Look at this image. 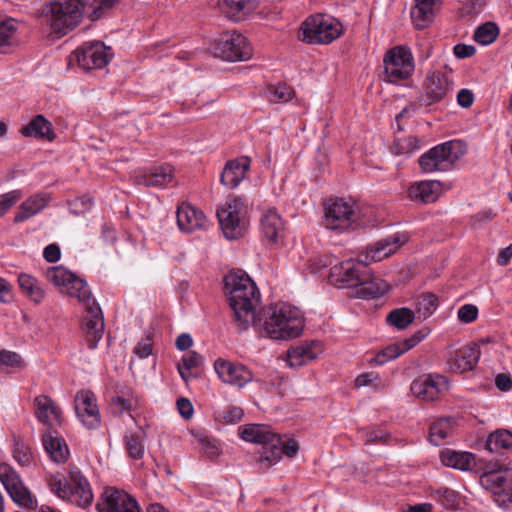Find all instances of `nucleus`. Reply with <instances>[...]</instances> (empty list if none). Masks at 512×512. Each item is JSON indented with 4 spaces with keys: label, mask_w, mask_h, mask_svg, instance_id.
I'll list each match as a JSON object with an SVG mask.
<instances>
[{
    "label": "nucleus",
    "mask_w": 512,
    "mask_h": 512,
    "mask_svg": "<svg viewBox=\"0 0 512 512\" xmlns=\"http://www.w3.org/2000/svg\"><path fill=\"white\" fill-rule=\"evenodd\" d=\"M224 289L239 330L257 326L262 319L255 311L260 293L254 281L244 272H230L224 278Z\"/></svg>",
    "instance_id": "obj_1"
},
{
    "label": "nucleus",
    "mask_w": 512,
    "mask_h": 512,
    "mask_svg": "<svg viewBox=\"0 0 512 512\" xmlns=\"http://www.w3.org/2000/svg\"><path fill=\"white\" fill-rule=\"evenodd\" d=\"M239 431L243 440L262 445L261 456L258 460L259 469L262 472L278 463L283 454L292 458L299 450V445L295 440L290 439L284 442L282 437L275 433L269 425L248 424L240 427Z\"/></svg>",
    "instance_id": "obj_2"
},
{
    "label": "nucleus",
    "mask_w": 512,
    "mask_h": 512,
    "mask_svg": "<svg viewBox=\"0 0 512 512\" xmlns=\"http://www.w3.org/2000/svg\"><path fill=\"white\" fill-rule=\"evenodd\" d=\"M261 322L265 334L275 340H290L298 337L304 328L301 310L287 303L268 307L263 312Z\"/></svg>",
    "instance_id": "obj_3"
},
{
    "label": "nucleus",
    "mask_w": 512,
    "mask_h": 512,
    "mask_svg": "<svg viewBox=\"0 0 512 512\" xmlns=\"http://www.w3.org/2000/svg\"><path fill=\"white\" fill-rule=\"evenodd\" d=\"M63 291L84 304L86 312L82 322L84 338L90 349L96 348L103 336L104 319L100 306L91 298L87 283L75 275Z\"/></svg>",
    "instance_id": "obj_4"
},
{
    "label": "nucleus",
    "mask_w": 512,
    "mask_h": 512,
    "mask_svg": "<svg viewBox=\"0 0 512 512\" xmlns=\"http://www.w3.org/2000/svg\"><path fill=\"white\" fill-rule=\"evenodd\" d=\"M82 0H50L41 11L42 21L58 38L74 30L83 18Z\"/></svg>",
    "instance_id": "obj_5"
},
{
    "label": "nucleus",
    "mask_w": 512,
    "mask_h": 512,
    "mask_svg": "<svg viewBox=\"0 0 512 512\" xmlns=\"http://www.w3.org/2000/svg\"><path fill=\"white\" fill-rule=\"evenodd\" d=\"M466 153L460 141H448L431 148L418 162L424 172L447 171Z\"/></svg>",
    "instance_id": "obj_6"
},
{
    "label": "nucleus",
    "mask_w": 512,
    "mask_h": 512,
    "mask_svg": "<svg viewBox=\"0 0 512 512\" xmlns=\"http://www.w3.org/2000/svg\"><path fill=\"white\" fill-rule=\"evenodd\" d=\"M220 227L229 240L243 236L247 222V207L241 197H228L225 204L216 213Z\"/></svg>",
    "instance_id": "obj_7"
},
{
    "label": "nucleus",
    "mask_w": 512,
    "mask_h": 512,
    "mask_svg": "<svg viewBox=\"0 0 512 512\" xmlns=\"http://www.w3.org/2000/svg\"><path fill=\"white\" fill-rule=\"evenodd\" d=\"M299 39L309 44H329L341 35L342 25L335 18L316 14L307 18L301 26Z\"/></svg>",
    "instance_id": "obj_8"
},
{
    "label": "nucleus",
    "mask_w": 512,
    "mask_h": 512,
    "mask_svg": "<svg viewBox=\"0 0 512 512\" xmlns=\"http://www.w3.org/2000/svg\"><path fill=\"white\" fill-rule=\"evenodd\" d=\"M210 52L224 61H247L252 56V47L242 34L227 31L211 44Z\"/></svg>",
    "instance_id": "obj_9"
},
{
    "label": "nucleus",
    "mask_w": 512,
    "mask_h": 512,
    "mask_svg": "<svg viewBox=\"0 0 512 512\" xmlns=\"http://www.w3.org/2000/svg\"><path fill=\"white\" fill-rule=\"evenodd\" d=\"M385 80L398 83L408 79L414 71V62L410 50L404 46L391 48L384 56Z\"/></svg>",
    "instance_id": "obj_10"
},
{
    "label": "nucleus",
    "mask_w": 512,
    "mask_h": 512,
    "mask_svg": "<svg viewBox=\"0 0 512 512\" xmlns=\"http://www.w3.org/2000/svg\"><path fill=\"white\" fill-rule=\"evenodd\" d=\"M0 481L17 505L26 509L36 508V498L24 485L21 477L11 465L0 463Z\"/></svg>",
    "instance_id": "obj_11"
},
{
    "label": "nucleus",
    "mask_w": 512,
    "mask_h": 512,
    "mask_svg": "<svg viewBox=\"0 0 512 512\" xmlns=\"http://www.w3.org/2000/svg\"><path fill=\"white\" fill-rule=\"evenodd\" d=\"M482 486L491 491L494 501L500 507L512 504V478L503 475L502 466L486 471L480 478Z\"/></svg>",
    "instance_id": "obj_12"
},
{
    "label": "nucleus",
    "mask_w": 512,
    "mask_h": 512,
    "mask_svg": "<svg viewBox=\"0 0 512 512\" xmlns=\"http://www.w3.org/2000/svg\"><path fill=\"white\" fill-rule=\"evenodd\" d=\"M325 226L332 230H346L355 222L353 205L342 198L324 203Z\"/></svg>",
    "instance_id": "obj_13"
},
{
    "label": "nucleus",
    "mask_w": 512,
    "mask_h": 512,
    "mask_svg": "<svg viewBox=\"0 0 512 512\" xmlns=\"http://www.w3.org/2000/svg\"><path fill=\"white\" fill-rule=\"evenodd\" d=\"M75 55L79 65L86 70L99 69L112 59L111 48L100 41L84 43L77 48Z\"/></svg>",
    "instance_id": "obj_14"
},
{
    "label": "nucleus",
    "mask_w": 512,
    "mask_h": 512,
    "mask_svg": "<svg viewBox=\"0 0 512 512\" xmlns=\"http://www.w3.org/2000/svg\"><path fill=\"white\" fill-rule=\"evenodd\" d=\"M447 389V378L437 373L419 376L410 386L411 393L422 401H434Z\"/></svg>",
    "instance_id": "obj_15"
},
{
    "label": "nucleus",
    "mask_w": 512,
    "mask_h": 512,
    "mask_svg": "<svg viewBox=\"0 0 512 512\" xmlns=\"http://www.w3.org/2000/svg\"><path fill=\"white\" fill-rule=\"evenodd\" d=\"M369 267L363 260H347L334 265L330 277L347 287H357L363 279H368Z\"/></svg>",
    "instance_id": "obj_16"
},
{
    "label": "nucleus",
    "mask_w": 512,
    "mask_h": 512,
    "mask_svg": "<svg viewBox=\"0 0 512 512\" xmlns=\"http://www.w3.org/2000/svg\"><path fill=\"white\" fill-rule=\"evenodd\" d=\"M99 512H140L136 500L123 490L108 487L96 504Z\"/></svg>",
    "instance_id": "obj_17"
},
{
    "label": "nucleus",
    "mask_w": 512,
    "mask_h": 512,
    "mask_svg": "<svg viewBox=\"0 0 512 512\" xmlns=\"http://www.w3.org/2000/svg\"><path fill=\"white\" fill-rule=\"evenodd\" d=\"M94 495L87 478L77 468L69 472V489L64 500L71 504L86 509L91 506Z\"/></svg>",
    "instance_id": "obj_18"
},
{
    "label": "nucleus",
    "mask_w": 512,
    "mask_h": 512,
    "mask_svg": "<svg viewBox=\"0 0 512 512\" xmlns=\"http://www.w3.org/2000/svg\"><path fill=\"white\" fill-rule=\"evenodd\" d=\"M214 368L223 382L238 387H243L253 379L252 372L246 366L222 358L215 361Z\"/></svg>",
    "instance_id": "obj_19"
},
{
    "label": "nucleus",
    "mask_w": 512,
    "mask_h": 512,
    "mask_svg": "<svg viewBox=\"0 0 512 512\" xmlns=\"http://www.w3.org/2000/svg\"><path fill=\"white\" fill-rule=\"evenodd\" d=\"M449 78L439 72L429 73L423 82L424 101L427 106L443 100L451 90Z\"/></svg>",
    "instance_id": "obj_20"
},
{
    "label": "nucleus",
    "mask_w": 512,
    "mask_h": 512,
    "mask_svg": "<svg viewBox=\"0 0 512 512\" xmlns=\"http://www.w3.org/2000/svg\"><path fill=\"white\" fill-rule=\"evenodd\" d=\"M75 410L77 416L88 428H95L100 424L99 410L91 391L83 390L77 393Z\"/></svg>",
    "instance_id": "obj_21"
},
{
    "label": "nucleus",
    "mask_w": 512,
    "mask_h": 512,
    "mask_svg": "<svg viewBox=\"0 0 512 512\" xmlns=\"http://www.w3.org/2000/svg\"><path fill=\"white\" fill-rule=\"evenodd\" d=\"M34 407L36 418L49 429L62 424V411L51 397L47 395L35 397Z\"/></svg>",
    "instance_id": "obj_22"
},
{
    "label": "nucleus",
    "mask_w": 512,
    "mask_h": 512,
    "mask_svg": "<svg viewBox=\"0 0 512 512\" xmlns=\"http://www.w3.org/2000/svg\"><path fill=\"white\" fill-rule=\"evenodd\" d=\"M479 358L480 350L477 345H466L451 352L447 363L451 370L463 373L472 370Z\"/></svg>",
    "instance_id": "obj_23"
},
{
    "label": "nucleus",
    "mask_w": 512,
    "mask_h": 512,
    "mask_svg": "<svg viewBox=\"0 0 512 512\" xmlns=\"http://www.w3.org/2000/svg\"><path fill=\"white\" fill-rule=\"evenodd\" d=\"M177 225L183 232L191 233L205 228L206 217L204 213L189 203H182L178 206Z\"/></svg>",
    "instance_id": "obj_24"
},
{
    "label": "nucleus",
    "mask_w": 512,
    "mask_h": 512,
    "mask_svg": "<svg viewBox=\"0 0 512 512\" xmlns=\"http://www.w3.org/2000/svg\"><path fill=\"white\" fill-rule=\"evenodd\" d=\"M250 158L240 157L226 162L220 176V182L228 189L236 188L245 178L250 168Z\"/></svg>",
    "instance_id": "obj_25"
},
{
    "label": "nucleus",
    "mask_w": 512,
    "mask_h": 512,
    "mask_svg": "<svg viewBox=\"0 0 512 512\" xmlns=\"http://www.w3.org/2000/svg\"><path fill=\"white\" fill-rule=\"evenodd\" d=\"M322 352L320 342L312 341L291 347L287 351V363L291 367H300L316 359Z\"/></svg>",
    "instance_id": "obj_26"
},
{
    "label": "nucleus",
    "mask_w": 512,
    "mask_h": 512,
    "mask_svg": "<svg viewBox=\"0 0 512 512\" xmlns=\"http://www.w3.org/2000/svg\"><path fill=\"white\" fill-rule=\"evenodd\" d=\"M441 192L439 181H420L412 184L408 189V197L411 201L420 204L435 202Z\"/></svg>",
    "instance_id": "obj_27"
},
{
    "label": "nucleus",
    "mask_w": 512,
    "mask_h": 512,
    "mask_svg": "<svg viewBox=\"0 0 512 512\" xmlns=\"http://www.w3.org/2000/svg\"><path fill=\"white\" fill-rule=\"evenodd\" d=\"M43 446L50 459L56 463H64L69 457V449L63 438L56 431L48 429L42 435Z\"/></svg>",
    "instance_id": "obj_28"
},
{
    "label": "nucleus",
    "mask_w": 512,
    "mask_h": 512,
    "mask_svg": "<svg viewBox=\"0 0 512 512\" xmlns=\"http://www.w3.org/2000/svg\"><path fill=\"white\" fill-rule=\"evenodd\" d=\"M259 0H219V6L227 17L240 21L258 7Z\"/></svg>",
    "instance_id": "obj_29"
},
{
    "label": "nucleus",
    "mask_w": 512,
    "mask_h": 512,
    "mask_svg": "<svg viewBox=\"0 0 512 512\" xmlns=\"http://www.w3.org/2000/svg\"><path fill=\"white\" fill-rule=\"evenodd\" d=\"M403 244L400 236L396 235L377 241L367 249L365 260L381 261L395 253Z\"/></svg>",
    "instance_id": "obj_30"
},
{
    "label": "nucleus",
    "mask_w": 512,
    "mask_h": 512,
    "mask_svg": "<svg viewBox=\"0 0 512 512\" xmlns=\"http://www.w3.org/2000/svg\"><path fill=\"white\" fill-rule=\"evenodd\" d=\"M21 134L26 137H35L52 141L55 133L52 124L43 115H36L31 121L20 130Z\"/></svg>",
    "instance_id": "obj_31"
},
{
    "label": "nucleus",
    "mask_w": 512,
    "mask_h": 512,
    "mask_svg": "<svg viewBox=\"0 0 512 512\" xmlns=\"http://www.w3.org/2000/svg\"><path fill=\"white\" fill-rule=\"evenodd\" d=\"M356 295L364 299H375L383 296L387 290V283L375 277L371 270H368V279H363L359 285H357Z\"/></svg>",
    "instance_id": "obj_32"
},
{
    "label": "nucleus",
    "mask_w": 512,
    "mask_h": 512,
    "mask_svg": "<svg viewBox=\"0 0 512 512\" xmlns=\"http://www.w3.org/2000/svg\"><path fill=\"white\" fill-rule=\"evenodd\" d=\"M49 202V197L46 194H35L26 199L18 208L15 213L14 222L20 223L31 218L40 212Z\"/></svg>",
    "instance_id": "obj_33"
},
{
    "label": "nucleus",
    "mask_w": 512,
    "mask_h": 512,
    "mask_svg": "<svg viewBox=\"0 0 512 512\" xmlns=\"http://www.w3.org/2000/svg\"><path fill=\"white\" fill-rule=\"evenodd\" d=\"M436 1L415 0V5L411 9V19L417 29H423L433 21Z\"/></svg>",
    "instance_id": "obj_34"
},
{
    "label": "nucleus",
    "mask_w": 512,
    "mask_h": 512,
    "mask_svg": "<svg viewBox=\"0 0 512 512\" xmlns=\"http://www.w3.org/2000/svg\"><path fill=\"white\" fill-rule=\"evenodd\" d=\"M173 169L165 164L151 168L140 177V182L148 187H163L173 181Z\"/></svg>",
    "instance_id": "obj_35"
},
{
    "label": "nucleus",
    "mask_w": 512,
    "mask_h": 512,
    "mask_svg": "<svg viewBox=\"0 0 512 512\" xmlns=\"http://www.w3.org/2000/svg\"><path fill=\"white\" fill-rule=\"evenodd\" d=\"M261 229L265 238L276 242L283 231V222L275 210H268L261 217Z\"/></svg>",
    "instance_id": "obj_36"
},
{
    "label": "nucleus",
    "mask_w": 512,
    "mask_h": 512,
    "mask_svg": "<svg viewBox=\"0 0 512 512\" xmlns=\"http://www.w3.org/2000/svg\"><path fill=\"white\" fill-rule=\"evenodd\" d=\"M441 462L448 467L460 470H467L474 462V455L469 452H456L446 449L441 452Z\"/></svg>",
    "instance_id": "obj_37"
},
{
    "label": "nucleus",
    "mask_w": 512,
    "mask_h": 512,
    "mask_svg": "<svg viewBox=\"0 0 512 512\" xmlns=\"http://www.w3.org/2000/svg\"><path fill=\"white\" fill-rule=\"evenodd\" d=\"M11 452L14 460L22 467H29L34 463V456L30 445L20 437H13Z\"/></svg>",
    "instance_id": "obj_38"
},
{
    "label": "nucleus",
    "mask_w": 512,
    "mask_h": 512,
    "mask_svg": "<svg viewBox=\"0 0 512 512\" xmlns=\"http://www.w3.org/2000/svg\"><path fill=\"white\" fill-rule=\"evenodd\" d=\"M18 284L23 293H25L35 303H40L44 298V290L39 285L38 280L29 274L22 273L18 276Z\"/></svg>",
    "instance_id": "obj_39"
},
{
    "label": "nucleus",
    "mask_w": 512,
    "mask_h": 512,
    "mask_svg": "<svg viewBox=\"0 0 512 512\" xmlns=\"http://www.w3.org/2000/svg\"><path fill=\"white\" fill-rule=\"evenodd\" d=\"M414 318L415 313L411 309L402 307L390 311L386 316V322L389 325L402 330L408 327L413 322Z\"/></svg>",
    "instance_id": "obj_40"
},
{
    "label": "nucleus",
    "mask_w": 512,
    "mask_h": 512,
    "mask_svg": "<svg viewBox=\"0 0 512 512\" xmlns=\"http://www.w3.org/2000/svg\"><path fill=\"white\" fill-rule=\"evenodd\" d=\"M485 446L490 452L510 449L512 448V433L505 429L496 430L488 436Z\"/></svg>",
    "instance_id": "obj_41"
},
{
    "label": "nucleus",
    "mask_w": 512,
    "mask_h": 512,
    "mask_svg": "<svg viewBox=\"0 0 512 512\" xmlns=\"http://www.w3.org/2000/svg\"><path fill=\"white\" fill-rule=\"evenodd\" d=\"M46 279L57 287H61L62 291L67 287L75 274L65 269L63 266L49 267L45 273Z\"/></svg>",
    "instance_id": "obj_42"
},
{
    "label": "nucleus",
    "mask_w": 512,
    "mask_h": 512,
    "mask_svg": "<svg viewBox=\"0 0 512 512\" xmlns=\"http://www.w3.org/2000/svg\"><path fill=\"white\" fill-rule=\"evenodd\" d=\"M46 279L57 287H61L62 291L67 287L75 274L65 269L63 266L49 267L45 273Z\"/></svg>",
    "instance_id": "obj_43"
},
{
    "label": "nucleus",
    "mask_w": 512,
    "mask_h": 512,
    "mask_svg": "<svg viewBox=\"0 0 512 512\" xmlns=\"http://www.w3.org/2000/svg\"><path fill=\"white\" fill-rule=\"evenodd\" d=\"M438 306V298L433 293H425L418 298L416 303V313L419 318L427 319Z\"/></svg>",
    "instance_id": "obj_44"
},
{
    "label": "nucleus",
    "mask_w": 512,
    "mask_h": 512,
    "mask_svg": "<svg viewBox=\"0 0 512 512\" xmlns=\"http://www.w3.org/2000/svg\"><path fill=\"white\" fill-rule=\"evenodd\" d=\"M451 429V422L448 418H442L430 426L429 440L432 444L439 446L448 436Z\"/></svg>",
    "instance_id": "obj_45"
},
{
    "label": "nucleus",
    "mask_w": 512,
    "mask_h": 512,
    "mask_svg": "<svg viewBox=\"0 0 512 512\" xmlns=\"http://www.w3.org/2000/svg\"><path fill=\"white\" fill-rule=\"evenodd\" d=\"M499 34L496 24L486 22L479 26L474 33V40L482 45H488L494 42Z\"/></svg>",
    "instance_id": "obj_46"
},
{
    "label": "nucleus",
    "mask_w": 512,
    "mask_h": 512,
    "mask_svg": "<svg viewBox=\"0 0 512 512\" xmlns=\"http://www.w3.org/2000/svg\"><path fill=\"white\" fill-rule=\"evenodd\" d=\"M203 362L202 356L197 353L196 351H191L187 355L183 356L181 359V363L177 365L179 374L181 378L187 382L190 374H188L186 371L191 370L192 368L199 367Z\"/></svg>",
    "instance_id": "obj_47"
},
{
    "label": "nucleus",
    "mask_w": 512,
    "mask_h": 512,
    "mask_svg": "<svg viewBox=\"0 0 512 512\" xmlns=\"http://www.w3.org/2000/svg\"><path fill=\"white\" fill-rule=\"evenodd\" d=\"M126 449L131 458L139 460L144 454V445L140 435L135 433H127L124 436Z\"/></svg>",
    "instance_id": "obj_48"
},
{
    "label": "nucleus",
    "mask_w": 512,
    "mask_h": 512,
    "mask_svg": "<svg viewBox=\"0 0 512 512\" xmlns=\"http://www.w3.org/2000/svg\"><path fill=\"white\" fill-rule=\"evenodd\" d=\"M432 497L447 509H453L458 505L457 493L449 488L435 490Z\"/></svg>",
    "instance_id": "obj_49"
},
{
    "label": "nucleus",
    "mask_w": 512,
    "mask_h": 512,
    "mask_svg": "<svg viewBox=\"0 0 512 512\" xmlns=\"http://www.w3.org/2000/svg\"><path fill=\"white\" fill-rule=\"evenodd\" d=\"M16 31L17 26L13 19L0 21V52H2V48L11 45Z\"/></svg>",
    "instance_id": "obj_50"
},
{
    "label": "nucleus",
    "mask_w": 512,
    "mask_h": 512,
    "mask_svg": "<svg viewBox=\"0 0 512 512\" xmlns=\"http://www.w3.org/2000/svg\"><path fill=\"white\" fill-rule=\"evenodd\" d=\"M270 101L277 103H285L294 96V90L287 84H279L269 88Z\"/></svg>",
    "instance_id": "obj_51"
},
{
    "label": "nucleus",
    "mask_w": 512,
    "mask_h": 512,
    "mask_svg": "<svg viewBox=\"0 0 512 512\" xmlns=\"http://www.w3.org/2000/svg\"><path fill=\"white\" fill-rule=\"evenodd\" d=\"M402 355L398 343H393L383 348L374 358L373 362L379 365L385 364L389 360L396 359Z\"/></svg>",
    "instance_id": "obj_52"
},
{
    "label": "nucleus",
    "mask_w": 512,
    "mask_h": 512,
    "mask_svg": "<svg viewBox=\"0 0 512 512\" xmlns=\"http://www.w3.org/2000/svg\"><path fill=\"white\" fill-rule=\"evenodd\" d=\"M22 197L20 190H12L0 195V217L4 216Z\"/></svg>",
    "instance_id": "obj_53"
},
{
    "label": "nucleus",
    "mask_w": 512,
    "mask_h": 512,
    "mask_svg": "<svg viewBox=\"0 0 512 512\" xmlns=\"http://www.w3.org/2000/svg\"><path fill=\"white\" fill-rule=\"evenodd\" d=\"M69 210L74 215H82L92 207V199L82 196L68 202Z\"/></svg>",
    "instance_id": "obj_54"
},
{
    "label": "nucleus",
    "mask_w": 512,
    "mask_h": 512,
    "mask_svg": "<svg viewBox=\"0 0 512 512\" xmlns=\"http://www.w3.org/2000/svg\"><path fill=\"white\" fill-rule=\"evenodd\" d=\"M118 0H94L93 9L88 17L91 21H96L102 17L105 10L111 9Z\"/></svg>",
    "instance_id": "obj_55"
},
{
    "label": "nucleus",
    "mask_w": 512,
    "mask_h": 512,
    "mask_svg": "<svg viewBox=\"0 0 512 512\" xmlns=\"http://www.w3.org/2000/svg\"><path fill=\"white\" fill-rule=\"evenodd\" d=\"M242 417L243 410L237 406H230L227 410L216 413V419L222 420L224 423H236Z\"/></svg>",
    "instance_id": "obj_56"
},
{
    "label": "nucleus",
    "mask_w": 512,
    "mask_h": 512,
    "mask_svg": "<svg viewBox=\"0 0 512 512\" xmlns=\"http://www.w3.org/2000/svg\"><path fill=\"white\" fill-rule=\"evenodd\" d=\"M397 153H411L420 147V140L416 136L401 138L396 143Z\"/></svg>",
    "instance_id": "obj_57"
},
{
    "label": "nucleus",
    "mask_w": 512,
    "mask_h": 512,
    "mask_svg": "<svg viewBox=\"0 0 512 512\" xmlns=\"http://www.w3.org/2000/svg\"><path fill=\"white\" fill-rule=\"evenodd\" d=\"M22 359L16 352L1 350L0 351V366L8 367H21Z\"/></svg>",
    "instance_id": "obj_58"
},
{
    "label": "nucleus",
    "mask_w": 512,
    "mask_h": 512,
    "mask_svg": "<svg viewBox=\"0 0 512 512\" xmlns=\"http://www.w3.org/2000/svg\"><path fill=\"white\" fill-rule=\"evenodd\" d=\"M427 333H425L423 330H420L413 334L411 337L404 339L401 342H397L402 354L409 351L413 347H415L418 343H420L425 337Z\"/></svg>",
    "instance_id": "obj_59"
},
{
    "label": "nucleus",
    "mask_w": 512,
    "mask_h": 512,
    "mask_svg": "<svg viewBox=\"0 0 512 512\" xmlns=\"http://www.w3.org/2000/svg\"><path fill=\"white\" fill-rule=\"evenodd\" d=\"M478 309L475 305L465 304L458 310V319L463 323H471L476 320Z\"/></svg>",
    "instance_id": "obj_60"
},
{
    "label": "nucleus",
    "mask_w": 512,
    "mask_h": 512,
    "mask_svg": "<svg viewBox=\"0 0 512 512\" xmlns=\"http://www.w3.org/2000/svg\"><path fill=\"white\" fill-rule=\"evenodd\" d=\"M110 405L114 413L122 414L131 409L132 401L123 396L115 395L111 398Z\"/></svg>",
    "instance_id": "obj_61"
},
{
    "label": "nucleus",
    "mask_w": 512,
    "mask_h": 512,
    "mask_svg": "<svg viewBox=\"0 0 512 512\" xmlns=\"http://www.w3.org/2000/svg\"><path fill=\"white\" fill-rule=\"evenodd\" d=\"M134 353L140 358H146L152 354V339L149 336L142 338L135 346Z\"/></svg>",
    "instance_id": "obj_62"
},
{
    "label": "nucleus",
    "mask_w": 512,
    "mask_h": 512,
    "mask_svg": "<svg viewBox=\"0 0 512 512\" xmlns=\"http://www.w3.org/2000/svg\"><path fill=\"white\" fill-rule=\"evenodd\" d=\"M49 487L54 493L57 494L58 497L64 500L69 489V480L67 482H63L60 479H51L49 481Z\"/></svg>",
    "instance_id": "obj_63"
},
{
    "label": "nucleus",
    "mask_w": 512,
    "mask_h": 512,
    "mask_svg": "<svg viewBox=\"0 0 512 512\" xmlns=\"http://www.w3.org/2000/svg\"><path fill=\"white\" fill-rule=\"evenodd\" d=\"M177 409L184 419H190L193 415V405L187 398H180L177 401Z\"/></svg>",
    "instance_id": "obj_64"
}]
</instances>
